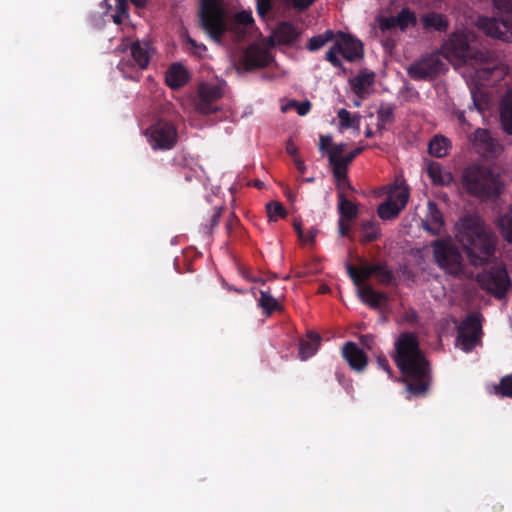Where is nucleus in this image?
Wrapping results in <instances>:
<instances>
[{
  "label": "nucleus",
  "mask_w": 512,
  "mask_h": 512,
  "mask_svg": "<svg viewBox=\"0 0 512 512\" xmlns=\"http://www.w3.org/2000/svg\"><path fill=\"white\" fill-rule=\"evenodd\" d=\"M394 361L401 372L406 391L415 397L425 396L432 382L431 368L414 333L403 332L399 335L395 342Z\"/></svg>",
  "instance_id": "obj_1"
},
{
  "label": "nucleus",
  "mask_w": 512,
  "mask_h": 512,
  "mask_svg": "<svg viewBox=\"0 0 512 512\" xmlns=\"http://www.w3.org/2000/svg\"><path fill=\"white\" fill-rule=\"evenodd\" d=\"M455 228V238L470 265L481 267L495 258L498 238L479 218L465 216L456 223Z\"/></svg>",
  "instance_id": "obj_2"
},
{
  "label": "nucleus",
  "mask_w": 512,
  "mask_h": 512,
  "mask_svg": "<svg viewBox=\"0 0 512 512\" xmlns=\"http://www.w3.org/2000/svg\"><path fill=\"white\" fill-rule=\"evenodd\" d=\"M201 28L215 41H219L228 30H233L242 36L241 27L249 28L254 25L251 11L238 12L228 23L226 13L217 0H201L200 12Z\"/></svg>",
  "instance_id": "obj_3"
},
{
  "label": "nucleus",
  "mask_w": 512,
  "mask_h": 512,
  "mask_svg": "<svg viewBox=\"0 0 512 512\" xmlns=\"http://www.w3.org/2000/svg\"><path fill=\"white\" fill-rule=\"evenodd\" d=\"M462 187L480 200L496 199L503 189L501 175L488 166L472 164L462 173Z\"/></svg>",
  "instance_id": "obj_4"
},
{
  "label": "nucleus",
  "mask_w": 512,
  "mask_h": 512,
  "mask_svg": "<svg viewBox=\"0 0 512 512\" xmlns=\"http://www.w3.org/2000/svg\"><path fill=\"white\" fill-rule=\"evenodd\" d=\"M500 17H480L478 27L490 37L512 43V0H492Z\"/></svg>",
  "instance_id": "obj_5"
},
{
  "label": "nucleus",
  "mask_w": 512,
  "mask_h": 512,
  "mask_svg": "<svg viewBox=\"0 0 512 512\" xmlns=\"http://www.w3.org/2000/svg\"><path fill=\"white\" fill-rule=\"evenodd\" d=\"M433 258L437 266L446 274L459 276L464 271V261L459 248L451 238H440L431 242Z\"/></svg>",
  "instance_id": "obj_6"
},
{
  "label": "nucleus",
  "mask_w": 512,
  "mask_h": 512,
  "mask_svg": "<svg viewBox=\"0 0 512 512\" xmlns=\"http://www.w3.org/2000/svg\"><path fill=\"white\" fill-rule=\"evenodd\" d=\"M342 55L348 62H356L363 58V44L350 34L339 31L336 41L326 52L325 59L335 68L344 69L343 62L339 58Z\"/></svg>",
  "instance_id": "obj_7"
},
{
  "label": "nucleus",
  "mask_w": 512,
  "mask_h": 512,
  "mask_svg": "<svg viewBox=\"0 0 512 512\" xmlns=\"http://www.w3.org/2000/svg\"><path fill=\"white\" fill-rule=\"evenodd\" d=\"M480 287L498 300L506 297L512 283L504 264L484 269L477 275Z\"/></svg>",
  "instance_id": "obj_8"
},
{
  "label": "nucleus",
  "mask_w": 512,
  "mask_h": 512,
  "mask_svg": "<svg viewBox=\"0 0 512 512\" xmlns=\"http://www.w3.org/2000/svg\"><path fill=\"white\" fill-rule=\"evenodd\" d=\"M147 141L153 150L167 151L173 149L178 142L176 126L164 119H160L146 130Z\"/></svg>",
  "instance_id": "obj_9"
},
{
  "label": "nucleus",
  "mask_w": 512,
  "mask_h": 512,
  "mask_svg": "<svg viewBox=\"0 0 512 512\" xmlns=\"http://www.w3.org/2000/svg\"><path fill=\"white\" fill-rule=\"evenodd\" d=\"M131 58L132 59H122L118 64V69L123 73L125 78H129L135 81H139L140 74L138 71L135 72V75L130 73L129 71L133 68L134 64L140 70L147 69L151 59V53L153 52V48L147 42H140L138 40L134 41L130 46Z\"/></svg>",
  "instance_id": "obj_10"
},
{
  "label": "nucleus",
  "mask_w": 512,
  "mask_h": 512,
  "mask_svg": "<svg viewBox=\"0 0 512 512\" xmlns=\"http://www.w3.org/2000/svg\"><path fill=\"white\" fill-rule=\"evenodd\" d=\"M445 69L446 65L438 54H429L411 63L407 73L415 81H432Z\"/></svg>",
  "instance_id": "obj_11"
},
{
  "label": "nucleus",
  "mask_w": 512,
  "mask_h": 512,
  "mask_svg": "<svg viewBox=\"0 0 512 512\" xmlns=\"http://www.w3.org/2000/svg\"><path fill=\"white\" fill-rule=\"evenodd\" d=\"M481 314L469 313L458 327L457 342L466 352L471 351L481 340Z\"/></svg>",
  "instance_id": "obj_12"
},
{
  "label": "nucleus",
  "mask_w": 512,
  "mask_h": 512,
  "mask_svg": "<svg viewBox=\"0 0 512 512\" xmlns=\"http://www.w3.org/2000/svg\"><path fill=\"white\" fill-rule=\"evenodd\" d=\"M224 95L221 83H201L197 91L196 110L202 115H209L219 110L215 104Z\"/></svg>",
  "instance_id": "obj_13"
},
{
  "label": "nucleus",
  "mask_w": 512,
  "mask_h": 512,
  "mask_svg": "<svg viewBox=\"0 0 512 512\" xmlns=\"http://www.w3.org/2000/svg\"><path fill=\"white\" fill-rule=\"evenodd\" d=\"M444 56L455 64H465L472 58V51L466 35L453 33L442 45Z\"/></svg>",
  "instance_id": "obj_14"
},
{
  "label": "nucleus",
  "mask_w": 512,
  "mask_h": 512,
  "mask_svg": "<svg viewBox=\"0 0 512 512\" xmlns=\"http://www.w3.org/2000/svg\"><path fill=\"white\" fill-rule=\"evenodd\" d=\"M272 61L270 53L258 44L249 45L241 58V65L245 71H254L267 67Z\"/></svg>",
  "instance_id": "obj_15"
},
{
  "label": "nucleus",
  "mask_w": 512,
  "mask_h": 512,
  "mask_svg": "<svg viewBox=\"0 0 512 512\" xmlns=\"http://www.w3.org/2000/svg\"><path fill=\"white\" fill-rule=\"evenodd\" d=\"M417 24V17L415 12L409 8H403L396 16L382 17L379 20V28L381 31H390L398 28L404 32L409 27H414Z\"/></svg>",
  "instance_id": "obj_16"
},
{
  "label": "nucleus",
  "mask_w": 512,
  "mask_h": 512,
  "mask_svg": "<svg viewBox=\"0 0 512 512\" xmlns=\"http://www.w3.org/2000/svg\"><path fill=\"white\" fill-rule=\"evenodd\" d=\"M343 358L347 361L351 369L362 372L368 363L366 353L354 342H347L342 348Z\"/></svg>",
  "instance_id": "obj_17"
},
{
  "label": "nucleus",
  "mask_w": 512,
  "mask_h": 512,
  "mask_svg": "<svg viewBox=\"0 0 512 512\" xmlns=\"http://www.w3.org/2000/svg\"><path fill=\"white\" fill-rule=\"evenodd\" d=\"M300 36V29L288 21L280 22L273 31V37L280 45L293 46Z\"/></svg>",
  "instance_id": "obj_18"
},
{
  "label": "nucleus",
  "mask_w": 512,
  "mask_h": 512,
  "mask_svg": "<svg viewBox=\"0 0 512 512\" xmlns=\"http://www.w3.org/2000/svg\"><path fill=\"white\" fill-rule=\"evenodd\" d=\"M375 73L367 69L360 70L359 73L350 79L352 91L359 98H366L370 95V87L374 84Z\"/></svg>",
  "instance_id": "obj_19"
},
{
  "label": "nucleus",
  "mask_w": 512,
  "mask_h": 512,
  "mask_svg": "<svg viewBox=\"0 0 512 512\" xmlns=\"http://www.w3.org/2000/svg\"><path fill=\"white\" fill-rule=\"evenodd\" d=\"M422 226L432 235H439L444 227L443 214L433 201L428 202V213Z\"/></svg>",
  "instance_id": "obj_20"
},
{
  "label": "nucleus",
  "mask_w": 512,
  "mask_h": 512,
  "mask_svg": "<svg viewBox=\"0 0 512 512\" xmlns=\"http://www.w3.org/2000/svg\"><path fill=\"white\" fill-rule=\"evenodd\" d=\"M422 27L427 32L446 33L449 28L448 18L438 12H427L421 16Z\"/></svg>",
  "instance_id": "obj_21"
},
{
  "label": "nucleus",
  "mask_w": 512,
  "mask_h": 512,
  "mask_svg": "<svg viewBox=\"0 0 512 512\" xmlns=\"http://www.w3.org/2000/svg\"><path fill=\"white\" fill-rule=\"evenodd\" d=\"M165 81L171 89L177 90L189 81L188 71L180 63H173L166 72Z\"/></svg>",
  "instance_id": "obj_22"
},
{
  "label": "nucleus",
  "mask_w": 512,
  "mask_h": 512,
  "mask_svg": "<svg viewBox=\"0 0 512 512\" xmlns=\"http://www.w3.org/2000/svg\"><path fill=\"white\" fill-rule=\"evenodd\" d=\"M358 296L363 303L367 304L372 309H379L382 302L387 300L386 293L376 291L370 285L360 287L358 289Z\"/></svg>",
  "instance_id": "obj_23"
},
{
  "label": "nucleus",
  "mask_w": 512,
  "mask_h": 512,
  "mask_svg": "<svg viewBox=\"0 0 512 512\" xmlns=\"http://www.w3.org/2000/svg\"><path fill=\"white\" fill-rule=\"evenodd\" d=\"M346 269L349 277L353 281V283L358 287H362L361 285L370 279V277L374 276V271L378 270V267H375V264L372 265H363L360 268H356L350 263L346 264Z\"/></svg>",
  "instance_id": "obj_24"
},
{
  "label": "nucleus",
  "mask_w": 512,
  "mask_h": 512,
  "mask_svg": "<svg viewBox=\"0 0 512 512\" xmlns=\"http://www.w3.org/2000/svg\"><path fill=\"white\" fill-rule=\"evenodd\" d=\"M321 342V337L317 333L310 332L307 338L300 341L299 344V357L301 360H307L312 357L318 350Z\"/></svg>",
  "instance_id": "obj_25"
},
{
  "label": "nucleus",
  "mask_w": 512,
  "mask_h": 512,
  "mask_svg": "<svg viewBox=\"0 0 512 512\" xmlns=\"http://www.w3.org/2000/svg\"><path fill=\"white\" fill-rule=\"evenodd\" d=\"M395 107L390 103H382L377 110V131L382 134L387 125H390L395 120L394 114Z\"/></svg>",
  "instance_id": "obj_26"
},
{
  "label": "nucleus",
  "mask_w": 512,
  "mask_h": 512,
  "mask_svg": "<svg viewBox=\"0 0 512 512\" xmlns=\"http://www.w3.org/2000/svg\"><path fill=\"white\" fill-rule=\"evenodd\" d=\"M451 148L450 140L443 135H435L429 142L428 152L430 155L442 158L449 153Z\"/></svg>",
  "instance_id": "obj_27"
},
{
  "label": "nucleus",
  "mask_w": 512,
  "mask_h": 512,
  "mask_svg": "<svg viewBox=\"0 0 512 512\" xmlns=\"http://www.w3.org/2000/svg\"><path fill=\"white\" fill-rule=\"evenodd\" d=\"M258 305L267 316H270L275 311H281L283 309L278 300L271 295L270 288L260 290Z\"/></svg>",
  "instance_id": "obj_28"
},
{
  "label": "nucleus",
  "mask_w": 512,
  "mask_h": 512,
  "mask_svg": "<svg viewBox=\"0 0 512 512\" xmlns=\"http://www.w3.org/2000/svg\"><path fill=\"white\" fill-rule=\"evenodd\" d=\"M427 174L433 184L447 185L450 183L452 176L449 172H443L442 166L436 161H430L427 166Z\"/></svg>",
  "instance_id": "obj_29"
},
{
  "label": "nucleus",
  "mask_w": 512,
  "mask_h": 512,
  "mask_svg": "<svg viewBox=\"0 0 512 512\" xmlns=\"http://www.w3.org/2000/svg\"><path fill=\"white\" fill-rule=\"evenodd\" d=\"M338 211L340 219L352 221L357 217L359 209L357 205L348 200L343 193H338Z\"/></svg>",
  "instance_id": "obj_30"
},
{
  "label": "nucleus",
  "mask_w": 512,
  "mask_h": 512,
  "mask_svg": "<svg viewBox=\"0 0 512 512\" xmlns=\"http://www.w3.org/2000/svg\"><path fill=\"white\" fill-rule=\"evenodd\" d=\"M375 267H378V270L374 271V277L379 284L383 286L396 285V276L385 262H378L375 264Z\"/></svg>",
  "instance_id": "obj_31"
},
{
  "label": "nucleus",
  "mask_w": 512,
  "mask_h": 512,
  "mask_svg": "<svg viewBox=\"0 0 512 512\" xmlns=\"http://www.w3.org/2000/svg\"><path fill=\"white\" fill-rule=\"evenodd\" d=\"M335 34L332 30H326L324 33L317 36H313L307 43V49L309 51H317L322 48L326 43L332 41L335 38Z\"/></svg>",
  "instance_id": "obj_32"
},
{
  "label": "nucleus",
  "mask_w": 512,
  "mask_h": 512,
  "mask_svg": "<svg viewBox=\"0 0 512 512\" xmlns=\"http://www.w3.org/2000/svg\"><path fill=\"white\" fill-rule=\"evenodd\" d=\"M499 227L502 236L508 243H512V204L508 210L500 217Z\"/></svg>",
  "instance_id": "obj_33"
},
{
  "label": "nucleus",
  "mask_w": 512,
  "mask_h": 512,
  "mask_svg": "<svg viewBox=\"0 0 512 512\" xmlns=\"http://www.w3.org/2000/svg\"><path fill=\"white\" fill-rule=\"evenodd\" d=\"M500 118L503 130L512 135V101H502Z\"/></svg>",
  "instance_id": "obj_34"
},
{
  "label": "nucleus",
  "mask_w": 512,
  "mask_h": 512,
  "mask_svg": "<svg viewBox=\"0 0 512 512\" xmlns=\"http://www.w3.org/2000/svg\"><path fill=\"white\" fill-rule=\"evenodd\" d=\"M400 212L401 211L396 207L392 199H389L388 197L385 202L378 206L377 209L378 216L383 220L396 218Z\"/></svg>",
  "instance_id": "obj_35"
},
{
  "label": "nucleus",
  "mask_w": 512,
  "mask_h": 512,
  "mask_svg": "<svg viewBox=\"0 0 512 512\" xmlns=\"http://www.w3.org/2000/svg\"><path fill=\"white\" fill-rule=\"evenodd\" d=\"M380 235V229L374 221H366L362 224V242L371 243L378 239Z\"/></svg>",
  "instance_id": "obj_36"
},
{
  "label": "nucleus",
  "mask_w": 512,
  "mask_h": 512,
  "mask_svg": "<svg viewBox=\"0 0 512 512\" xmlns=\"http://www.w3.org/2000/svg\"><path fill=\"white\" fill-rule=\"evenodd\" d=\"M389 199H392L396 207L402 211L409 199V190L407 187L399 188L395 187L388 195Z\"/></svg>",
  "instance_id": "obj_37"
},
{
  "label": "nucleus",
  "mask_w": 512,
  "mask_h": 512,
  "mask_svg": "<svg viewBox=\"0 0 512 512\" xmlns=\"http://www.w3.org/2000/svg\"><path fill=\"white\" fill-rule=\"evenodd\" d=\"M266 212L270 221L276 222L287 215L285 207L278 201H270L266 204Z\"/></svg>",
  "instance_id": "obj_38"
},
{
  "label": "nucleus",
  "mask_w": 512,
  "mask_h": 512,
  "mask_svg": "<svg viewBox=\"0 0 512 512\" xmlns=\"http://www.w3.org/2000/svg\"><path fill=\"white\" fill-rule=\"evenodd\" d=\"M494 393L512 399V374L506 375L500 379L499 384L494 386Z\"/></svg>",
  "instance_id": "obj_39"
},
{
  "label": "nucleus",
  "mask_w": 512,
  "mask_h": 512,
  "mask_svg": "<svg viewBox=\"0 0 512 512\" xmlns=\"http://www.w3.org/2000/svg\"><path fill=\"white\" fill-rule=\"evenodd\" d=\"M492 138L486 129H477L474 134L475 145H481L485 150H490L492 146Z\"/></svg>",
  "instance_id": "obj_40"
},
{
  "label": "nucleus",
  "mask_w": 512,
  "mask_h": 512,
  "mask_svg": "<svg viewBox=\"0 0 512 512\" xmlns=\"http://www.w3.org/2000/svg\"><path fill=\"white\" fill-rule=\"evenodd\" d=\"M333 168V176L338 181L341 182L343 180H346L347 178V168L348 163H346L344 160L335 161V162H329Z\"/></svg>",
  "instance_id": "obj_41"
},
{
  "label": "nucleus",
  "mask_w": 512,
  "mask_h": 512,
  "mask_svg": "<svg viewBox=\"0 0 512 512\" xmlns=\"http://www.w3.org/2000/svg\"><path fill=\"white\" fill-rule=\"evenodd\" d=\"M223 208L222 207H214L212 209V214L210 216V219L208 223L203 224V228L205 230V233L208 235H211L213 232V229L219 224L221 215H222Z\"/></svg>",
  "instance_id": "obj_42"
},
{
  "label": "nucleus",
  "mask_w": 512,
  "mask_h": 512,
  "mask_svg": "<svg viewBox=\"0 0 512 512\" xmlns=\"http://www.w3.org/2000/svg\"><path fill=\"white\" fill-rule=\"evenodd\" d=\"M347 145L345 143L334 144L328 152L329 162L340 161L343 157L342 154L346 151Z\"/></svg>",
  "instance_id": "obj_43"
},
{
  "label": "nucleus",
  "mask_w": 512,
  "mask_h": 512,
  "mask_svg": "<svg viewBox=\"0 0 512 512\" xmlns=\"http://www.w3.org/2000/svg\"><path fill=\"white\" fill-rule=\"evenodd\" d=\"M186 43L190 46V51L195 56L201 58L203 57L204 52H206L207 48L203 43H197L192 37H186Z\"/></svg>",
  "instance_id": "obj_44"
},
{
  "label": "nucleus",
  "mask_w": 512,
  "mask_h": 512,
  "mask_svg": "<svg viewBox=\"0 0 512 512\" xmlns=\"http://www.w3.org/2000/svg\"><path fill=\"white\" fill-rule=\"evenodd\" d=\"M288 107L296 108L298 115L305 116L306 114H308L310 112L312 104L308 100H305L301 103L296 100H291L288 103Z\"/></svg>",
  "instance_id": "obj_45"
},
{
  "label": "nucleus",
  "mask_w": 512,
  "mask_h": 512,
  "mask_svg": "<svg viewBox=\"0 0 512 512\" xmlns=\"http://www.w3.org/2000/svg\"><path fill=\"white\" fill-rule=\"evenodd\" d=\"M337 116L340 120L341 127L347 129L351 128L354 125V119L352 118L348 110L344 108L340 109L337 113Z\"/></svg>",
  "instance_id": "obj_46"
},
{
  "label": "nucleus",
  "mask_w": 512,
  "mask_h": 512,
  "mask_svg": "<svg viewBox=\"0 0 512 512\" xmlns=\"http://www.w3.org/2000/svg\"><path fill=\"white\" fill-rule=\"evenodd\" d=\"M272 9V0H256L257 14L261 18H265L268 12Z\"/></svg>",
  "instance_id": "obj_47"
},
{
  "label": "nucleus",
  "mask_w": 512,
  "mask_h": 512,
  "mask_svg": "<svg viewBox=\"0 0 512 512\" xmlns=\"http://www.w3.org/2000/svg\"><path fill=\"white\" fill-rule=\"evenodd\" d=\"M238 225V217L234 213H230L225 223V229L227 234L230 235Z\"/></svg>",
  "instance_id": "obj_48"
},
{
  "label": "nucleus",
  "mask_w": 512,
  "mask_h": 512,
  "mask_svg": "<svg viewBox=\"0 0 512 512\" xmlns=\"http://www.w3.org/2000/svg\"><path fill=\"white\" fill-rule=\"evenodd\" d=\"M316 0H290V3L297 11H304L309 8Z\"/></svg>",
  "instance_id": "obj_49"
},
{
  "label": "nucleus",
  "mask_w": 512,
  "mask_h": 512,
  "mask_svg": "<svg viewBox=\"0 0 512 512\" xmlns=\"http://www.w3.org/2000/svg\"><path fill=\"white\" fill-rule=\"evenodd\" d=\"M332 146H333L332 137L330 135H321L320 136L319 150L321 152L327 151L328 148H331Z\"/></svg>",
  "instance_id": "obj_50"
},
{
  "label": "nucleus",
  "mask_w": 512,
  "mask_h": 512,
  "mask_svg": "<svg viewBox=\"0 0 512 512\" xmlns=\"http://www.w3.org/2000/svg\"><path fill=\"white\" fill-rule=\"evenodd\" d=\"M364 150L363 147H357L350 151L345 157L342 158L346 163L350 164L358 155Z\"/></svg>",
  "instance_id": "obj_51"
},
{
  "label": "nucleus",
  "mask_w": 512,
  "mask_h": 512,
  "mask_svg": "<svg viewBox=\"0 0 512 512\" xmlns=\"http://www.w3.org/2000/svg\"><path fill=\"white\" fill-rule=\"evenodd\" d=\"M116 12L128 17V2L127 0H116Z\"/></svg>",
  "instance_id": "obj_52"
},
{
  "label": "nucleus",
  "mask_w": 512,
  "mask_h": 512,
  "mask_svg": "<svg viewBox=\"0 0 512 512\" xmlns=\"http://www.w3.org/2000/svg\"><path fill=\"white\" fill-rule=\"evenodd\" d=\"M377 364H378L379 368L383 369L389 375H391V368H390L389 362L385 356H378Z\"/></svg>",
  "instance_id": "obj_53"
},
{
  "label": "nucleus",
  "mask_w": 512,
  "mask_h": 512,
  "mask_svg": "<svg viewBox=\"0 0 512 512\" xmlns=\"http://www.w3.org/2000/svg\"><path fill=\"white\" fill-rule=\"evenodd\" d=\"M317 234V230L315 228H310L307 233L304 234V240H301L304 243H313Z\"/></svg>",
  "instance_id": "obj_54"
},
{
  "label": "nucleus",
  "mask_w": 512,
  "mask_h": 512,
  "mask_svg": "<svg viewBox=\"0 0 512 512\" xmlns=\"http://www.w3.org/2000/svg\"><path fill=\"white\" fill-rule=\"evenodd\" d=\"M349 231V225L345 224L343 219H339V232L342 236H346Z\"/></svg>",
  "instance_id": "obj_55"
},
{
  "label": "nucleus",
  "mask_w": 512,
  "mask_h": 512,
  "mask_svg": "<svg viewBox=\"0 0 512 512\" xmlns=\"http://www.w3.org/2000/svg\"><path fill=\"white\" fill-rule=\"evenodd\" d=\"M294 229H295V231H296V233H297V235H298L299 239H300V240H304V234H305V233H304V231H303V229H302L301 224H300V223H298V222H295V223H294Z\"/></svg>",
  "instance_id": "obj_56"
},
{
  "label": "nucleus",
  "mask_w": 512,
  "mask_h": 512,
  "mask_svg": "<svg viewBox=\"0 0 512 512\" xmlns=\"http://www.w3.org/2000/svg\"><path fill=\"white\" fill-rule=\"evenodd\" d=\"M295 165H296V168L298 169V171L301 173V174H304L305 171H306V166L304 164V162L300 159H296L295 160Z\"/></svg>",
  "instance_id": "obj_57"
},
{
  "label": "nucleus",
  "mask_w": 512,
  "mask_h": 512,
  "mask_svg": "<svg viewBox=\"0 0 512 512\" xmlns=\"http://www.w3.org/2000/svg\"><path fill=\"white\" fill-rule=\"evenodd\" d=\"M131 3L137 7V8H144L146 7L148 0H130Z\"/></svg>",
  "instance_id": "obj_58"
},
{
  "label": "nucleus",
  "mask_w": 512,
  "mask_h": 512,
  "mask_svg": "<svg viewBox=\"0 0 512 512\" xmlns=\"http://www.w3.org/2000/svg\"><path fill=\"white\" fill-rule=\"evenodd\" d=\"M126 18L125 15L121 14V13H115L113 15V20L116 24H121L123 22V19Z\"/></svg>",
  "instance_id": "obj_59"
},
{
  "label": "nucleus",
  "mask_w": 512,
  "mask_h": 512,
  "mask_svg": "<svg viewBox=\"0 0 512 512\" xmlns=\"http://www.w3.org/2000/svg\"><path fill=\"white\" fill-rule=\"evenodd\" d=\"M286 149H287V152L291 155H296V153H297L296 147H294L292 145H288Z\"/></svg>",
  "instance_id": "obj_60"
},
{
  "label": "nucleus",
  "mask_w": 512,
  "mask_h": 512,
  "mask_svg": "<svg viewBox=\"0 0 512 512\" xmlns=\"http://www.w3.org/2000/svg\"><path fill=\"white\" fill-rule=\"evenodd\" d=\"M365 136H366L367 138H371V137H373V136H374V132H373V130H372L371 128H369V127H368V128L365 130Z\"/></svg>",
  "instance_id": "obj_61"
},
{
  "label": "nucleus",
  "mask_w": 512,
  "mask_h": 512,
  "mask_svg": "<svg viewBox=\"0 0 512 512\" xmlns=\"http://www.w3.org/2000/svg\"><path fill=\"white\" fill-rule=\"evenodd\" d=\"M336 377H337L338 381L342 384L343 376L339 372H337Z\"/></svg>",
  "instance_id": "obj_62"
},
{
  "label": "nucleus",
  "mask_w": 512,
  "mask_h": 512,
  "mask_svg": "<svg viewBox=\"0 0 512 512\" xmlns=\"http://www.w3.org/2000/svg\"><path fill=\"white\" fill-rule=\"evenodd\" d=\"M255 186L258 187V188H261L262 187V182H260L259 180H257L255 182Z\"/></svg>",
  "instance_id": "obj_63"
},
{
  "label": "nucleus",
  "mask_w": 512,
  "mask_h": 512,
  "mask_svg": "<svg viewBox=\"0 0 512 512\" xmlns=\"http://www.w3.org/2000/svg\"><path fill=\"white\" fill-rule=\"evenodd\" d=\"M185 179H186L187 181H191V176H190V175H188V174H186V175H185Z\"/></svg>",
  "instance_id": "obj_64"
}]
</instances>
